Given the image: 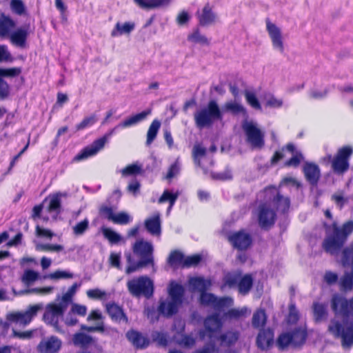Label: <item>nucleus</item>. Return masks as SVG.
Returning a JSON list of instances; mask_svg holds the SVG:
<instances>
[{
  "instance_id": "f257e3e1",
  "label": "nucleus",
  "mask_w": 353,
  "mask_h": 353,
  "mask_svg": "<svg viewBox=\"0 0 353 353\" xmlns=\"http://www.w3.org/2000/svg\"><path fill=\"white\" fill-rule=\"evenodd\" d=\"M331 307L336 316L343 317V321L332 319L328 330L335 337L341 338L345 348H349L353 345V297L347 299L335 294L331 300Z\"/></svg>"
},
{
  "instance_id": "f03ea898",
  "label": "nucleus",
  "mask_w": 353,
  "mask_h": 353,
  "mask_svg": "<svg viewBox=\"0 0 353 353\" xmlns=\"http://www.w3.org/2000/svg\"><path fill=\"white\" fill-rule=\"evenodd\" d=\"M134 254L140 260L135 261L130 253H126L125 256L128 262L126 273L131 274L137 270L148 265L154 266L153 245L151 243L143 239L137 241L132 247Z\"/></svg>"
},
{
  "instance_id": "7ed1b4c3",
  "label": "nucleus",
  "mask_w": 353,
  "mask_h": 353,
  "mask_svg": "<svg viewBox=\"0 0 353 353\" xmlns=\"http://www.w3.org/2000/svg\"><path fill=\"white\" fill-rule=\"evenodd\" d=\"M184 293L185 289L182 285L171 281L168 286L169 299L160 302L159 312L167 317L176 314L183 303Z\"/></svg>"
},
{
  "instance_id": "20e7f679",
  "label": "nucleus",
  "mask_w": 353,
  "mask_h": 353,
  "mask_svg": "<svg viewBox=\"0 0 353 353\" xmlns=\"http://www.w3.org/2000/svg\"><path fill=\"white\" fill-rule=\"evenodd\" d=\"M194 119L196 127L203 129L211 127L215 121L222 120L223 113L216 101L211 100L207 106L198 110L194 113Z\"/></svg>"
},
{
  "instance_id": "39448f33",
  "label": "nucleus",
  "mask_w": 353,
  "mask_h": 353,
  "mask_svg": "<svg viewBox=\"0 0 353 353\" xmlns=\"http://www.w3.org/2000/svg\"><path fill=\"white\" fill-rule=\"evenodd\" d=\"M247 143L253 149H261L265 145V133L257 122L245 119L241 124Z\"/></svg>"
},
{
  "instance_id": "423d86ee",
  "label": "nucleus",
  "mask_w": 353,
  "mask_h": 353,
  "mask_svg": "<svg viewBox=\"0 0 353 353\" xmlns=\"http://www.w3.org/2000/svg\"><path fill=\"white\" fill-rule=\"evenodd\" d=\"M129 292L134 296L150 298L154 293L153 281L147 276L134 278L127 283Z\"/></svg>"
},
{
  "instance_id": "0eeeda50",
  "label": "nucleus",
  "mask_w": 353,
  "mask_h": 353,
  "mask_svg": "<svg viewBox=\"0 0 353 353\" xmlns=\"http://www.w3.org/2000/svg\"><path fill=\"white\" fill-rule=\"evenodd\" d=\"M265 197L272 207L278 212H286L290 205L288 197L281 196L275 188H267L258 194V198Z\"/></svg>"
},
{
  "instance_id": "6e6552de",
  "label": "nucleus",
  "mask_w": 353,
  "mask_h": 353,
  "mask_svg": "<svg viewBox=\"0 0 353 353\" xmlns=\"http://www.w3.org/2000/svg\"><path fill=\"white\" fill-rule=\"evenodd\" d=\"M306 337V331L299 327L291 332L282 333L279 336L276 343L280 349H284L288 346L297 347L305 343Z\"/></svg>"
},
{
  "instance_id": "1a4fd4ad",
  "label": "nucleus",
  "mask_w": 353,
  "mask_h": 353,
  "mask_svg": "<svg viewBox=\"0 0 353 353\" xmlns=\"http://www.w3.org/2000/svg\"><path fill=\"white\" fill-rule=\"evenodd\" d=\"M259 199L260 198H258ZM264 202L258 207V221L261 228L268 229L274 225L276 220V212L265 197H262Z\"/></svg>"
},
{
  "instance_id": "9d476101",
  "label": "nucleus",
  "mask_w": 353,
  "mask_h": 353,
  "mask_svg": "<svg viewBox=\"0 0 353 353\" xmlns=\"http://www.w3.org/2000/svg\"><path fill=\"white\" fill-rule=\"evenodd\" d=\"M21 72V67L0 68V99H7L10 93V86L5 79L15 78L19 76Z\"/></svg>"
},
{
  "instance_id": "9b49d317",
  "label": "nucleus",
  "mask_w": 353,
  "mask_h": 353,
  "mask_svg": "<svg viewBox=\"0 0 353 353\" xmlns=\"http://www.w3.org/2000/svg\"><path fill=\"white\" fill-rule=\"evenodd\" d=\"M265 24L266 30L270 38L273 49L280 53H283L285 50L284 38L281 28L271 22L270 19H266Z\"/></svg>"
},
{
  "instance_id": "f8f14e48",
  "label": "nucleus",
  "mask_w": 353,
  "mask_h": 353,
  "mask_svg": "<svg viewBox=\"0 0 353 353\" xmlns=\"http://www.w3.org/2000/svg\"><path fill=\"white\" fill-rule=\"evenodd\" d=\"M223 326L222 321L219 314L214 313L208 316L204 321L205 330L199 332V336L201 339H204L206 333L210 339H216V333L221 329ZM214 339L213 341H214Z\"/></svg>"
},
{
  "instance_id": "ddd939ff",
  "label": "nucleus",
  "mask_w": 353,
  "mask_h": 353,
  "mask_svg": "<svg viewBox=\"0 0 353 353\" xmlns=\"http://www.w3.org/2000/svg\"><path fill=\"white\" fill-rule=\"evenodd\" d=\"M41 305L39 304L31 305L25 312L10 313L7 316V319L10 322L19 323L26 325L32 321L34 316L37 315L38 311L41 310Z\"/></svg>"
},
{
  "instance_id": "4468645a",
  "label": "nucleus",
  "mask_w": 353,
  "mask_h": 353,
  "mask_svg": "<svg viewBox=\"0 0 353 353\" xmlns=\"http://www.w3.org/2000/svg\"><path fill=\"white\" fill-rule=\"evenodd\" d=\"M352 152V148L348 146L343 147L339 150L332 163V168L335 173L343 174L349 168L347 159L351 156Z\"/></svg>"
},
{
  "instance_id": "2eb2a0df",
  "label": "nucleus",
  "mask_w": 353,
  "mask_h": 353,
  "mask_svg": "<svg viewBox=\"0 0 353 353\" xmlns=\"http://www.w3.org/2000/svg\"><path fill=\"white\" fill-rule=\"evenodd\" d=\"M101 216L116 224L126 225L132 221V216L125 212L114 214L113 208L107 205H103L99 210Z\"/></svg>"
},
{
  "instance_id": "dca6fc26",
  "label": "nucleus",
  "mask_w": 353,
  "mask_h": 353,
  "mask_svg": "<svg viewBox=\"0 0 353 353\" xmlns=\"http://www.w3.org/2000/svg\"><path fill=\"white\" fill-rule=\"evenodd\" d=\"M66 307L62 303H50L47 305L46 310L43 314V319L46 322L51 325L58 323V318L63 315Z\"/></svg>"
},
{
  "instance_id": "f3484780",
  "label": "nucleus",
  "mask_w": 353,
  "mask_h": 353,
  "mask_svg": "<svg viewBox=\"0 0 353 353\" xmlns=\"http://www.w3.org/2000/svg\"><path fill=\"white\" fill-rule=\"evenodd\" d=\"M62 342L56 336H50L43 339L37 345L39 353H58L61 350Z\"/></svg>"
},
{
  "instance_id": "a211bd4d",
  "label": "nucleus",
  "mask_w": 353,
  "mask_h": 353,
  "mask_svg": "<svg viewBox=\"0 0 353 353\" xmlns=\"http://www.w3.org/2000/svg\"><path fill=\"white\" fill-rule=\"evenodd\" d=\"M331 230L332 234L324 240L323 247L326 252L334 254L341 249L345 240L334 230Z\"/></svg>"
},
{
  "instance_id": "6ab92c4d",
  "label": "nucleus",
  "mask_w": 353,
  "mask_h": 353,
  "mask_svg": "<svg viewBox=\"0 0 353 353\" xmlns=\"http://www.w3.org/2000/svg\"><path fill=\"white\" fill-rule=\"evenodd\" d=\"M228 239L233 246L238 250L247 249L252 243V238L248 233L239 231L229 235Z\"/></svg>"
},
{
  "instance_id": "aec40b11",
  "label": "nucleus",
  "mask_w": 353,
  "mask_h": 353,
  "mask_svg": "<svg viewBox=\"0 0 353 353\" xmlns=\"http://www.w3.org/2000/svg\"><path fill=\"white\" fill-rule=\"evenodd\" d=\"M303 172L306 180L313 186L316 185L321 177L319 167L313 163H305L303 165Z\"/></svg>"
},
{
  "instance_id": "412c9836",
  "label": "nucleus",
  "mask_w": 353,
  "mask_h": 353,
  "mask_svg": "<svg viewBox=\"0 0 353 353\" xmlns=\"http://www.w3.org/2000/svg\"><path fill=\"white\" fill-rule=\"evenodd\" d=\"M251 314V310L244 306L241 308H232L223 314V319L227 321H239L246 319Z\"/></svg>"
},
{
  "instance_id": "4be33fe9",
  "label": "nucleus",
  "mask_w": 353,
  "mask_h": 353,
  "mask_svg": "<svg viewBox=\"0 0 353 353\" xmlns=\"http://www.w3.org/2000/svg\"><path fill=\"white\" fill-rule=\"evenodd\" d=\"M136 24L134 21L117 22L111 31L112 37H119L122 35H129L135 29Z\"/></svg>"
},
{
  "instance_id": "5701e85b",
  "label": "nucleus",
  "mask_w": 353,
  "mask_h": 353,
  "mask_svg": "<svg viewBox=\"0 0 353 353\" xmlns=\"http://www.w3.org/2000/svg\"><path fill=\"white\" fill-rule=\"evenodd\" d=\"M172 0H134L135 4L143 10H153L168 7Z\"/></svg>"
},
{
  "instance_id": "b1692460",
  "label": "nucleus",
  "mask_w": 353,
  "mask_h": 353,
  "mask_svg": "<svg viewBox=\"0 0 353 353\" xmlns=\"http://www.w3.org/2000/svg\"><path fill=\"white\" fill-rule=\"evenodd\" d=\"M160 213L156 212L152 217L145 221V228L147 231L153 236H159L161 234V219Z\"/></svg>"
},
{
  "instance_id": "393cba45",
  "label": "nucleus",
  "mask_w": 353,
  "mask_h": 353,
  "mask_svg": "<svg viewBox=\"0 0 353 353\" xmlns=\"http://www.w3.org/2000/svg\"><path fill=\"white\" fill-rule=\"evenodd\" d=\"M151 114V109L145 110L141 112L136 114L125 119L121 123H119L116 128H125L138 124L139 123L144 121L146 117Z\"/></svg>"
},
{
  "instance_id": "a878e982",
  "label": "nucleus",
  "mask_w": 353,
  "mask_h": 353,
  "mask_svg": "<svg viewBox=\"0 0 353 353\" xmlns=\"http://www.w3.org/2000/svg\"><path fill=\"white\" fill-rule=\"evenodd\" d=\"M28 34V27L19 28L10 34V39L12 44L21 48H24Z\"/></svg>"
},
{
  "instance_id": "bb28decb",
  "label": "nucleus",
  "mask_w": 353,
  "mask_h": 353,
  "mask_svg": "<svg viewBox=\"0 0 353 353\" xmlns=\"http://www.w3.org/2000/svg\"><path fill=\"white\" fill-rule=\"evenodd\" d=\"M106 310L111 319L116 322L121 321L128 323V318L124 314L122 308L114 303L106 304Z\"/></svg>"
},
{
  "instance_id": "cd10ccee",
  "label": "nucleus",
  "mask_w": 353,
  "mask_h": 353,
  "mask_svg": "<svg viewBox=\"0 0 353 353\" xmlns=\"http://www.w3.org/2000/svg\"><path fill=\"white\" fill-rule=\"evenodd\" d=\"M188 283L192 291H198L201 294L206 292L212 285L210 280L203 277H192Z\"/></svg>"
},
{
  "instance_id": "c85d7f7f",
  "label": "nucleus",
  "mask_w": 353,
  "mask_h": 353,
  "mask_svg": "<svg viewBox=\"0 0 353 353\" xmlns=\"http://www.w3.org/2000/svg\"><path fill=\"white\" fill-rule=\"evenodd\" d=\"M128 339L137 348H144L149 344V340L143 334L135 330H130L126 333Z\"/></svg>"
},
{
  "instance_id": "c756f323",
  "label": "nucleus",
  "mask_w": 353,
  "mask_h": 353,
  "mask_svg": "<svg viewBox=\"0 0 353 353\" xmlns=\"http://www.w3.org/2000/svg\"><path fill=\"white\" fill-rule=\"evenodd\" d=\"M16 26L14 21L8 15L2 13L0 17V37H10V32Z\"/></svg>"
},
{
  "instance_id": "7c9ffc66",
  "label": "nucleus",
  "mask_w": 353,
  "mask_h": 353,
  "mask_svg": "<svg viewBox=\"0 0 353 353\" xmlns=\"http://www.w3.org/2000/svg\"><path fill=\"white\" fill-rule=\"evenodd\" d=\"M179 192L178 190L174 191L173 190L166 189L163 191L162 195L158 200L159 203H163L165 202L169 203V206L167 209V214L168 215L174 205L175 204L176 201L177 200L179 196Z\"/></svg>"
},
{
  "instance_id": "2f4dec72",
  "label": "nucleus",
  "mask_w": 353,
  "mask_h": 353,
  "mask_svg": "<svg viewBox=\"0 0 353 353\" xmlns=\"http://www.w3.org/2000/svg\"><path fill=\"white\" fill-rule=\"evenodd\" d=\"M274 334L270 330H261L256 339L257 346L265 350L268 348L273 343Z\"/></svg>"
},
{
  "instance_id": "473e14b6",
  "label": "nucleus",
  "mask_w": 353,
  "mask_h": 353,
  "mask_svg": "<svg viewBox=\"0 0 353 353\" xmlns=\"http://www.w3.org/2000/svg\"><path fill=\"white\" fill-rule=\"evenodd\" d=\"M239 337V332L238 331H228L219 337H216L214 341L219 343L221 346L230 347L234 345Z\"/></svg>"
},
{
  "instance_id": "72a5a7b5",
  "label": "nucleus",
  "mask_w": 353,
  "mask_h": 353,
  "mask_svg": "<svg viewBox=\"0 0 353 353\" xmlns=\"http://www.w3.org/2000/svg\"><path fill=\"white\" fill-rule=\"evenodd\" d=\"M198 19L201 26H205L212 23L216 19L215 14L212 12L209 4L204 6L201 13H198Z\"/></svg>"
},
{
  "instance_id": "f704fd0d",
  "label": "nucleus",
  "mask_w": 353,
  "mask_h": 353,
  "mask_svg": "<svg viewBox=\"0 0 353 353\" xmlns=\"http://www.w3.org/2000/svg\"><path fill=\"white\" fill-rule=\"evenodd\" d=\"M101 232L104 237L111 245L125 243V240L119 234L109 228H102Z\"/></svg>"
},
{
  "instance_id": "c9c22d12",
  "label": "nucleus",
  "mask_w": 353,
  "mask_h": 353,
  "mask_svg": "<svg viewBox=\"0 0 353 353\" xmlns=\"http://www.w3.org/2000/svg\"><path fill=\"white\" fill-rule=\"evenodd\" d=\"M103 317L101 312L99 310H92L91 313H90V321L94 320L97 321L96 325H90L89 330L90 332H103L104 331L103 326Z\"/></svg>"
},
{
  "instance_id": "e433bc0d",
  "label": "nucleus",
  "mask_w": 353,
  "mask_h": 353,
  "mask_svg": "<svg viewBox=\"0 0 353 353\" xmlns=\"http://www.w3.org/2000/svg\"><path fill=\"white\" fill-rule=\"evenodd\" d=\"M223 110L224 112H231L233 114H241L243 116L247 117H248V112L245 107L241 105V103L236 102V101H229L227 102L223 108Z\"/></svg>"
},
{
  "instance_id": "4c0bfd02",
  "label": "nucleus",
  "mask_w": 353,
  "mask_h": 353,
  "mask_svg": "<svg viewBox=\"0 0 353 353\" xmlns=\"http://www.w3.org/2000/svg\"><path fill=\"white\" fill-rule=\"evenodd\" d=\"M330 230H334L345 241L347 236L353 231V220L345 223L341 228H339L336 223H334Z\"/></svg>"
},
{
  "instance_id": "58836bf2",
  "label": "nucleus",
  "mask_w": 353,
  "mask_h": 353,
  "mask_svg": "<svg viewBox=\"0 0 353 353\" xmlns=\"http://www.w3.org/2000/svg\"><path fill=\"white\" fill-rule=\"evenodd\" d=\"M313 314L316 322L325 320L327 316V306L318 302L313 303Z\"/></svg>"
},
{
  "instance_id": "ea45409f",
  "label": "nucleus",
  "mask_w": 353,
  "mask_h": 353,
  "mask_svg": "<svg viewBox=\"0 0 353 353\" xmlns=\"http://www.w3.org/2000/svg\"><path fill=\"white\" fill-rule=\"evenodd\" d=\"M61 210V194L56 193L50 196L49 204L47 210L49 213L55 212L59 214Z\"/></svg>"
},
{
  "instance_id": "a19ab883",
  "label": "nucleus",
  "mask_w": 353,
  "mask_h": 353,
  "mask_svg": "<svg viewBox=\"0 0 353 353\" xmlns=\"http://www.w3.org/2000/svg\"><path fill=\"white\" fill-rule=\"evenodd\" d=\"M109 140V135L105 134L102 137L95 140L91 145H90V157L96 155L101 151L108 143Z\"/></svg>"
},
{
  "instance_id": "79ce46f5",
  "label": "nucleus",
  "mask_w": 353,
  "mask_h": 353,
  "mask_svg": "<svg viewBox=\"0 0 353 353\" xmlns=\"http://www.w3.org/2000/svg\"><path fill=\"white\" fill-rule=\"evenodd\" d=\"M253 284V279L251 275L246 274L241 276L238 285L239 292L242 294H246L250 290Z\"/></svg>"
},
{
  "instance_id": "37998d69",
  "label": "nucleus",
  "mask_w": 353,
  "mask_h": 353,
  "mask_svg": "<svg viewBox=\"0 0 353 353\" xmlns=\"http://www.w3.org/2000/svg\"><path fill=\"white\" fill-rule=\"evenodd\" d=\"M264 100L265 105L270 108L279 109L284 105V102L282 99L277 98L271 93L265 94Z\"/></svg>"
},
{
  "instance_id": "c03bdc74",
  "label": "nucleus",
  "mask_w": 353,
  "mask_h": 353,
  "mask_svg": "<svg viewBox=\"0 0 353 353\" xmlns=\"http://www.w3.org/2000/svg\"><path fill=\"white\" fill-rule=\"evenodd\" d=\"M160 127L161 123L159 120L155 119L152 122L147 132L146 144L148 145H150L156 139Z\"/></svg>"
},
{
  "instance_id": "a18cd8bd",
  "label": "nucleus",
  "mask_w": 353,
  "mask_h": 353,
  "mask_svg": "<svg viewBox=\"0 0 353 353\" xmlns=\"http://www.w3.org/2000/svg\"><path fill=\"white\" fill-rule=\"evenodd\" d=\"M340 289L343 291H349L353 288V270L352 273L345 272L339 281Z\"/></svg>"
},
{
  "instance_id": "49530a36",
  "label": "nucleus",
  "mask_w": 353,
  "mask_h": 353,
  "mask_svg": "<svg viewBox=\"0 0 353 353\" xmlns=\"http://www.w3.org/2000/svg\"><path fill=\"white\" fill-rule=\"evenodd\" d=\"M266 314L263 310H256L252 316V326L258 329L263 327L266 323Z\"/></svg>"
},
{
  "instance_id": "de8ad7c7",
  "label": "nucleus",
  "mask_w": 353,
  "mask_h": 353,
  "mask_svg": "<svg viewBox=\"0 0 353 353\" xmlns=\"http://www.w3.org/2000/svg\"><path fill=\"white\" fill-rule=\"evenodd\" d=\"M234 305V299L230 296L216 297L213 308L220 311L225 307H230Z\"/></svg>"
},
{
  "instance_id": "09e8293b",
  "label": "nucleus",
  "mask_w": 353,
  "mask_h": 353,
  "mask_svg": "<svg viewBox=\"0 0 353 353\" xmlns=\"http://www.w3.org/2000/svg\"><path fill=\"white\" fill-rule=\"evenodd\" d=\"M206 148L200 144H196L193 147L192 154L194 163L199 167L204 168L201 165V159L205 157L206 154Z\"/></svg>"
},
{
  "instance_id": "8fccbe9b",
  "label": "nucleus",
  "mask_w": 353,
  "mask_h": 353,
  "mask_svg": "<svg viewBox=\"0 0 353 353\" xmlns=\"http://www.w3.org/2000/svg\"><path fill=\"white\" fill-rule=\"evenodd\" d=\"M245 98L247 103L254 110H261V105L256 97V94L250 90L245 91Z\"/></svg>"
},
{
  "instance_id": "3c124183",
  "label": "nucleus",
  "mask_w": 353,
  "mask_h": 353,
  "mask_svg": "<svg viewBox=\"0 0 353 353\" xmlns=\"http://www.w3.org/2000/svg\"><path fill=\"white\" fill-rule=\"evenodd\" d=\"M185 256L178 251L172 252L168 258V263L170 265L184 268Z\"/></svg>"
},
{
  "instance_id": "603ef678",
  "label": "nucleus",
  "mask_w": 353,
  "mask_h": 353,
  "mask_svg": "<svg viewBox=\"0 0 353 353\" xmlns=\"http://www.w3.org/2000/svg\"><path fill=\"white\" fill-rule=\"evenodd\" d=\"M188 39L189 41L199 43L201 45H208L209 41L208 38L201 34L199 29L194 30L191 34H190L188 37Z\"/></svg>"
},
{
  "instance_id": "864d4df0",
  "label": "nucleus",
  "mask_w": 353,
  "mask_h": 353,
  "mask_svg": "<svg viewBox=\"0 0 353 353\" xmlns=\"http://www.w3.org/2000/svg\"><path fill=\"white\" fill-rule=\"evenodd\" d=\"M330 91V89L328 86L323 88H314L310 90L309 96L310 98L314 99H322L327 95Z\"/></svg>"
},
{
  "instance_id": "5fc2aeb1",
  "label": "nucleus",
  "mask_w": 353,
  "mask_h": 353,
  "mask_svg": "<svg viewBox=\"0 0 353 353\" xmlns=\"http://www.w3.org/2000/svg\"><path fill=\"white\" fill-rule=\"evenodd\" d=\"M10 8L12 11L19 16L26 15L27 10L22 0H11Z\"/></svg>"
},
{
  "instance_id": "6e6d98bb",
  "label": "nucleus",
  "mask_w": 353,
  "mask_h": 353,
  "mask_svg": "<svg viewBox=\"0 0 353 353\" xmlns=\"http://www.w3.org/2000/svg\"><path fill=\"white\" fill-rule=\"evenodd\" d=\"M77 288V284L74 283L68 290L62 296L61 303L65 305L66 307L72 303V297L76 293V290Z\"/></svg>"
},
{
  "instance_id": "4d7b16f0",
  "label": "nucleus",
  "mask_w": 353,
  "mask_h": 353,
  "mask_svg": "<svg viewBox=\"0 0 353 353\" xmlns=\"http://www.w3.org/2000/svg\"><path fill=\"white\" fill-rule=\"evenodd\" d=\"M72 342L76 346L85 347L88 345V334L77 332L73 335Z\"/></svg>"
},
{
  "instance_id": "13d9d810",
  "label": "nucleus",
  "mask_w": 353,
  "mask_h": 353,
  "mask_svg": "<svg viewBox=\"0 0 353 353\" xmlns=\"http://www.w3.org/2000/svg\"><path fill=\"white\" fill-rule=\"evenodd\" d=\"M141 167L137 164L130 165L121 170L123 176H134L139 174Z\"/></svg>"
},
{
  "instance_id": "bf43d9fd",
  "label": "nucleus",
  "mask_w": 353,
  "mask_h": 353,
  "mask_svg": "<svg viewBox=\"0 0 353 353\" xmlns=\"http://www.w3.org/2000/svg\"><path fill=\"white\" fill-rule=\"evenodd\" d=\"M299 312L296 309L295 304L291 303L289 306V314L288 316V321L289 323H296L299 319Z\"/></svg>"
},
{
  "instance_id": "052dcab7",
  "label": "nucleus",
  "mask_w": 353,
  "mask_h": 353,
  "mask_svg": "<svg viewBox=\"0 0 353 353\" xmlns=\"http://www.w3.org/2000/svg\"><path fill=\"white\" fill-rule=\"evenodd\" d=\"M14 59L11 53L8 51L7 46L0 45V63H12Z\"/></svg>"
},
{
  "instance_id": "680f3d73",
  "label": "nucleus",
  "mask_w": 353,
  "mask_h": 353,
  "mask_svg": "<svg viewBox=\"0 0 353 353\" xmlns=\"http://www.w3.org/2000/svg\"><path fill=\"white\" fill-rule=\"evenodd\" d=\"M216 297V296L214 294L205 292L201 294L200 301L202 305L212 306L213 307Z\"/></svg>"
},
{
  "instance_id": "e2e57ef3",
  "label": "nucleus",
  "mask_w": 353,
  "mask_h": 353,
  "mask_svg": "<svg viewBox=\"0 0 353 353\" xmlns=\"http://www.w3.org/2000/svg\"><path fill=\"white\" fill-rule=\"evenodd\" d=\"M37 250H41L43 252H61L63 250V247L61 245L58 244H40L37 247Z\"/></svg>"
},
{
  "instance_id": "0e129e2a",
  "label": "nucleus",
  "mask_w": 353,
  "mask_h": 353,
  "mask_svg": "<svg viewBox=\"0 0 353 353\" xmlns=\"http://www.w3.org/2000/svg\"><path fill=\"white\" fill-rule=\"evenodd\" d=\"M196 343L195 339L191 335L183 334L181 338L177 341V343L185 347H192Z\"/></svg>"
},
{
  "instance_id": "69168bd1",
  "label": "nucleus",
  "mask_w": 353,
  "mask_h": 353,
  "mask_svg": "<svg viewBox=\"0 0 353 353\" xmlns=\"http://www.w3.org/2000/svg\"><path fill=\"white\" fill-rule=\"evenodd\" d=\"M202 260L200 254H195L189 256H185L184 268H190L197 265Z\"/></svg>"
},
{
  "instance_id": "338daca9",
  "label": "nucleus",
  "mask_w": 353,
  "mask_h": 353,
  "mask_svg": "<svg viewBox=\"0 0 353 353\" xmlns=\"http://www.w3.org/2000/svg\"><path fill=\"white\" fill-rule=\"evenodd\" d=\"M35 234L38 237L48 239H51L54 235L50 230L43 228L39 225L35 227Z\"/></svg>"
},
{
  "instance_id": "774afa93",
  "label": "nucleus",
  "mask_w": 353,
  "mask_h": 353,
  "mask_svg": "<svg viewBox=\"0 0 353 353\" xmlns=\"http://www.w3.org/2000/svg\"><path fill=\"white\" fill-rule=\"evenodd\" d=\"M303 159V156L301 153L296 152L293 157L285 163V165L294 168L298 167Z\"/></svg>"
}]
</instances>
